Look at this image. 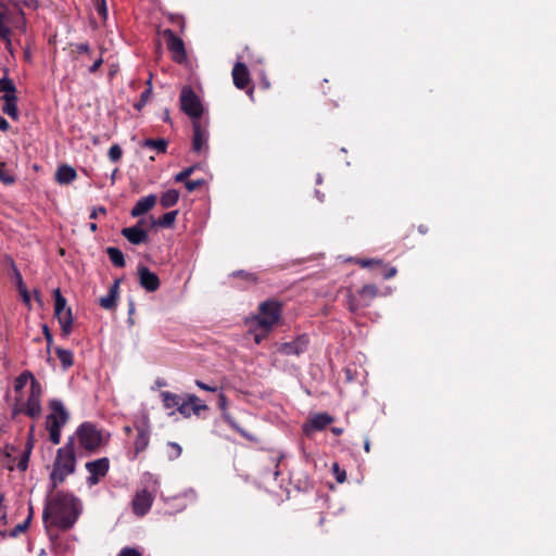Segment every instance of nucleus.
Here are the masks:
<instances>
[{"mask_svg": "<svg viewBox=\"0 0 556 556\" xmlns=\"http://www.w3.org/2000/svg\"><path fill=\"white\" fill-rule=\"evenodd\" d=\"M79 514V503L74 495L56 492L47 500L42 511V520L46 529L53 527L67 531L73 528Z\"/></svg>", "mask_w": 556, "mask_h": 556, "instance_id": "1", "label": "nucleus"}, {"mask_svg": "<svg viewBox=\"0 0 556 556\" xmlns=\"http://www.w3.org/2000/svg\"><path fill=\"white\" fill-rule=\"evenodd\" d=\"M76 468V455L74 447V438L56 451L53 468L50 473L51 488L55 489L60 483L74 473Z\"/></svg>", "mask_w": 556, "mask_h": 556, "instance_id": "2", "label": "nucleus"}, {"mask_svg": "<svg viewBox=\"0 0 556 556\" xmlns=\"http://www.w3.org/2000/svg\"><path fill=\"white\" fill-rule=\"evenodd\" d=\"M81 448L88 453H96L109 443L110 434L99 429L92 422H83L75 432Z\"/></svg>", "mask_w": 556, "mask_h": 556, "instance_id": "3", "label": "nucleus"}, {"mask_svg": "<svg viewBox=\"0 0 556 556\" xmlns=\"http://www.w3.org/2000/svg\"><path fill=\"white\" fill-rule=\"evenodd\" d=\"M50 414L46 417V429L49 432V439L53 444L61 441V430L70 419V413L63 402L59 399L49 401Z\"/></svg>", "mask_w": 556, "mask_h": 556, "instance_id": "4", "label": "nucleus"}, {"mask_svg": "<svg viewBox=\"0 0 556 556\" xmlns=\"http://www.w3.org/2000/svg\"><path fill=\"white\" fill-rule=\"evenodd\" d=\"M12 29L25 31L24 12L18 2L0 3V37H5Z\"/></svg>", "mask_w": 556, "mask_h": 556, "instance_id": "5", "label": "nucleus"}, {"mask_svg": "<svg viewBox=\"0 0 556 556\" xmlns=\"http://www.w3.org/2000/svg\"><path fill=\"white\" fill-rule=\"evenodd\" d=\"M281 317V304L277 301L269 300L260 304L258 314L254 317L256 321V330L263 329L271 331Z\"/></svg>", "mask_w": 556, "mask_h": 556, "instance_id": "6", "label": "nucleus"}, {"mask_svg": "<svg viewBox=\"0 0 556 556\" xmlns=\"http://www.w3.org/2000/svg\"><path fill=\"white\" fill-rule=\"evenodd\" d=\"M378 288L375 285H364L357 292V296L351 289L346 292V305L350 312L355 313L361 308L368 307L378 295Z\"/></svg>", "mask_w": 556, "mask_h": 556, "instance_id": "7", "label": "nucleus"}, {"mask_svg": "<svg viewBox=\"0 0 556 556\" xmlns=\"http://www.w3.org/2000/svg\"><path fill=\"white\" fill-rule=\"evenodd\" d=\"M179 100L181 111L191 118L192 123H194V121H201L203 105L191 87L185 86L181 89Z\"/></svg>", "mask_w": 556, "mask_h": 556, "instance_id": "8", "label": "nucleus"}, {"mask_svg": "<svg viewBox=\"0 0 556 556\" xmlns=\"http://www.w3.org/2000/svg\"><path fill=\"white\" fill-rule=\"evenodd\" d=\"M41 395L42 388L38 380H34L30 387L28 399L23 412L30 418L37 419L41 416Z\"/></svg>", "mask_w": 556, "mask_h": 556, "instance_id": "9", "label": "nucleus"}, {"mask_svg": "<svg viewBox=\"0 0 556 556\" xmlns=\"http://www.w3.org/2000/svg\"><path fill=\"white\" fill-rule=\"evenodd\" d=\"M208 409L195 394L187 393L182 395L180 405H178V413L185 418H190L192 415L200 416L202 412Z\"/></svg>", "mask_w": 556, "mask_h": 556, "instance_id": "10", "label": "nucleus"}, {"mask_svg": "<svg viewBox=\"0 0 556 556\" xmlns=\"http://www.w3.org/2000/svg\"><path fill=\"white\" fill-rule=\"evenodd\" d=\"M163 36L166 39L167 49L172 53L173 60L178 64L185 63L187 61V52L182 39L176 36L172 29L163 30Z\"/></svg>", "mask_w": 556, "mask_h": 556, "instance_id": "11", "label": "nucleus"}, {"mask_svg": "<svg viewBox=\"0 0 556 556\" xmlns=\"http://www.w3.org/2000/svg\"><path fill=\"white\" fill-rule=\"evenodd\" d=\"M135 429L137 430V437L134 446L135 454L138 455L139 453L146 451L147 447L149 446L151 433L149 417L147 415H143L141 420L135 424Z\"/></svg>", "mask_w": 556, "mask_h": 556, "instance_id": "12", "label": "nucleus"}, {"mask_svg": "<svg viewBox=\"0 0 556 556\" xmlns=\"http://www.w3.org/2000/svg\"><path fill=\"white\" fill-rule=\"evenodd\" d=\"M85 467L89 473V477L87 478L88 484L96 485L99 483L101 478L106 476L110 468V460L106 457H102L92 462H88Z\"/></svg>", "mask_w": 556, "mask_h": 556, "instance_id": "13", "label": "nucleus"}, {"mask_svg": "<svg viewBox=\"0 0 556 556\" xmlns=\"http://www.w3.org/2000/svg\"><path fill=\"white\" fill-rule=\"evenodd\" d=\"M154 502V494L147 489L138 491L132 501L131 507L132 511L138 517L146 516L152 507Z\"/></svg>", "mask_w": 556, "mask_h": 556, "instance_id": "14", "label": "nucleus"}, {"mask_svg": "<svg viewBox=\"0 0 556 556\" xmlns=\"http://www.w3.org/2000/svg\"><path fill=\"white\" fill-rule=\"evenodd\" d=\"M233 85L241 90L247 89V93L250 96V98L253 97V87H250L251 77L249 68L244 63L237 62L235 66L232 67L231 72Z\"/></svg>", "mask_w": 556, "mask_h": 556, "instance_id": "15", "label": "nucleus"}, {"mask_svg": "<svg viewBox=\"0 0 556 556\" xmlns=\"http://www.w3.org/2000/svg\"><path fill=\"white\" fill-rule=\"evenodd\" d=\"M192 150L197 153L206 152L208 149V130L206 125H204L202 121H194V123H192Z\"/></svg>", "mask_w": 556, "mask_h": 556, "instance_id": "16", "label": "nucleus"}, {"mask_svg": "<svg viewBox=\"0 0 556 556\" xmlns=\"http://www.w3.org/2000/svg\"><path fill=\"white\" fill-rule=\"evenodd\" d=\"M308 338L303 334L290 342L282 343L278 346V352L283 355H300L306 351Z\"/></svg>", "mask_w": 556, "mask_h": 556, "instance_id": "17", "label": "nucleus"}, {"mask_svg": "<svg viewBox=\"0 0 556 556\" xmlns=\"http://www.w3.org/2000/svg\"><path fill=\"white\" fill-rule=\"evenodd\" d=\"M138 277L140 286L148 292H154L160 288V279L157 275L146 266L138 267Z\"/></svg>", "mask_w": 556, "mask_h": 556, "instance_id": "18", "label": "nucleus"}, {"mask_svg": "<svg viewBox=\"0 0 556 556\" xmlns=\"http://www.w3.org/2000/svg\"><path fill=\"white\" fill-rule=\"evenodd\" d=\"M333 421L332 416L327 413L314 415L306 424L303 425V431L309 434L313 431H320Z\"/></svg>", "mask_w": 556, "mask_h": 556, "instance_id": "19", "label": "nucleus"}, {"mask_svg": "<svg viewBox=\"0 0 556 556\" xmlns=\"http://www.w3.org/2000/svg\"><path fill=\"white\" fill-rule=\"evenodd\" d=\"M143 220H139L136 226L122 229V235L132 244H141L148 240V232L140 225Z\"/></svg>", "mask_w": 556, "mask_h": 556, "instance_id": "20", "label": "nucleus"}, {"mask_svg": "<svg viewBox=\"0 0 556 556\" xmlns=\"http://www.w3.org/2000/svg\"><path fill=\"white\" fill-rule=\"evenodd\" d=\"M157 198L155 194H149L147 197L139 199L131 208L130 215L132 217H138L146 214L147 212L154 207Z\"/></svg>", "mask_w": 556, "mask_h": 556, "instance_id": "21", "label": "nucleus"}, {"mask_svg": "<svg viewBox=\"0 0 556 556\" xmlns=\"http://www.w3.org/2000/svg\"><path fill=\"white\" fill-rule=\"evenodd\" d=\"M218 407L223 412V416H224L225 420L227 421V424L232 429H235L240 434H242L243 437H248V434L244 432V430L241 429L240 426L236 422V420L227 413L228 402H227V397H226V395L224 393H219V396H218Z\"/></svg>", "mask_w": 556, "mask_h": 556, "instance_id": "22", "label": "nucleus"}, {"mask_svg": "<svg viewBox=\"0 0 556 556\" xmlns=\"http://www.w3.org/2000/svg\"><path fill=\"white\" fill-rule=\"evenodd\" d=\"M118 288L119 280H115L114 283L110 287L109 293L100 299L99 303L101 307H103L104 309H113L116 306V301L118 298Z\"/></svg>", "mask_w": 556, "mask_h": 556, "instance_id": "23", "label": "nucleus"}, {"mask_svg": "<svg viewBox=\"0 0 556 556\" xmlns=\"http://www.w3.org/2000/svg\"><path fill=\"white\" fill-rule=\"evenodd\" d=\"M58 318L62 332L64 336H68L72 332L73 327V314L70 307L60 311L59 313H54Z\"/></svg>", "mask_w": 556, "mask_h": 556, "instance_id": "24", "label": "nucleus"}, {"mask_svg": "<svg viewBox=\"0 0 556 556\" xmlns=\"http://www.w3.org/2000/svg\"><path fill=\"white\" fill-rule=\"evenodd\" d=\"M77 177L76 170L70 165H62L55 173V180L61 185H67Z\"/></svg>", "mask_w": 556, "mask_h": 556, "instance_id": "25", "label": "nucleus"}, {"mask_svg": "<svg viewBox=\"0 0 556 556\" xmlns=\"http://www.w3.org/2000/svg\"><path fill=\"white\" fill-rule=\"evenodd\" d=\"M160 395L165 408L169 409L176 407L178 409V405H180V402L182 400L181 395L172 393L169 391H163L161 392Z\"/></svg>", "mask_w": 556, "mask_h": 556, "instance_id": "26", "label": "nucleus"}, {"mask_svg": "<svg viewBox=\"0 0 556 556\" xmlns=\"http://www.w3.org/2000/svg\"><path fill=\"white\" fill-rule=\"evenodd\" d=\"M3 100L5 102L2 108L3 113H5L10 117H12L13 119H17L18 110H17V105H16V102H17L16 96L11 97V98L3 97Z\"/></svg>", "mask_w": 556, "mask_h": 556, "instance_id": "27", "label": "nucleus"}, {"mask_svg": "<svg viewBox=\"0 0 556 556\" xmlns=\"http://www.w3.org/2000/svg\"><path fill=\"white\" fill-rule=\"evenodd\" d=\"M178 200H179V192L175 189H169L162 194L161 205L164 208H168V207L176 205Z\"/></svg>", "mask_w": 556, "mask_h": 556, "instance_id": "28", "label": "nucleus"}, {"mask_svg": "<svg viewBox=\"0 0 556 556\" xmlns=\"http://www.w3.org/2000/svg\"><path fill=\"white\" fill-rule=\"evenodd\" d=\"M106 254L110 258V261L115 265L116 267H124L125 266V258L123 252L114 247H109L106 249Z\"/></svg>", "mask_w": 556, "mask_h": 556, "instance_id": "29", "label": "nucleus"}, {"mask_svg": "<svg viewBox=\"0 0 556 556\" xmlns=\"http://www.w3.org/2000/svg\"><path fill=\"white\" fill-rule=\"evenodd\" d=\"M177 214H178V211L167 212L159 219L153 220V225L163 227V228H169L174 225Z\"/></svg>", "mask_w": 556, "mask_h": 556, "instance_id": "30", "label": "nucleus"}, {"mask_svg": "<svg viewBox=\"0 0 556 556\" xmlns=\"http://www.w3.org/2000/svg\"><path fill=\"white\" fill-rule=\"evenodd\" d=\"M34 380H37V379L34 377V375L30 371L26 370V371L22 372L14 380L15 392H21L24 389V387L27 384L28 381H30V384H31Z\"/></svg>", "mask_w": 556, "mask_h": 556, "instance_id": "31", "label": "nucleus"}, {"mask_svg": "<svg viewBox=\"0 0 556 556\" xmlns=\"http://www.w3.org/2000/svg\"><path fill=\"white\" fill-rule=\"evenodd\" d=\"M55 354L64 368H68L73 365L74 359L72 351L62 348H56Z\"/></svg>", "mask_w": 556, "mask_h": 556, "instance_id": "32", "label": "nucleus"}, {"mask_svg": "<svg viewBox=\"0 0 556 556\" xmlns=\"http://www.w3.org/2000/svg\"><path fill=\"white\" fill-rule=\"evenodd\" d=\"M33 518V507L30 506L29 507V515L28 517L21 523L16 525L12 530L11 532L9 533V536L11 538H16L21 533L25 532L28 527H29V523H30V520Z\"/></svg>", "mask_w": 556, "mask_h": 556, "instance_id": "33", "label": "nucleus"}, {"mask_svg": "<svg viewBox=\"0 0 556 556\" xmlns=\"http://www.w3.org/2000/svg\"><path fill=\"white\" fill-rule=\"evenodd\" d=\"M142 147L154 149L160 153H164L167 148V141L165 139H147L142 142Z\"/></svg>", "mask_w": 556, "mask_h": 556, "instance_id": "34", "label": "nucleus"}, {"mask_svg": "<svg viewBox=\"0 0 556 556\" xmlns=\"http://www.w3.org/2000/svg\"><path fill=\"white\" fill-rule=\"evenodd\" d=\"M15 85L10 78L3 77L0 79V92H3V97H14L15 96Z\"/></svg>", "mask_w": 556, "mask_h": 556, "instance_id": "35", "label": "nucleus"}, {"mask_svg": "<svg viewBox=\"0 0 556 556\" xmlns=\"http://www.w3.org/2000/svg\"><path fill=\"white\" fill-rule=\"evenodd\" d=\"M53 295H54V313H59L60 311L67 308L66 299L62 295L59 288L53 291Z\"/></svg>", "mask_w": 556, "mask_h": 556, "instance_id": "36", "label": "nucleus"}, {"mask_svg": "<svg viewBox=\"0 0 556 556\" xmlns=\"http://www.w3.org/2000/svg\"><path fill=\"white\" fill-rule=\"evenodd\" d=\"M167 446H168L167 457L170 460L177 459L181 455L182 448L178 443L168 442Z\"/></svg>", "mask_w": 556, "mask_h": 556, "instance_id": "37", "label": "nucleus"}, {"mask_svg": "<svg viewBox=\"0 0 556 556\" xmlns=\"http://www.w3.org/2000/svg\"><path fill=\"white\" fill-rule=\"evenodd\" d=\"M148 85L149 88L141 93L140 100L135 104V108L137 110H141L146 105L147 101L149 100L152 93L151 78L148 80Z\"/></svg>", "mask_w": 556, "mask_h": 556, "instance_id": "38", "label": "nucleus"}, {"mask_svg": "<svg viewBox=\"0 0 556 556\" xmlns=\"http://www.w3.org/2000/svg\"><path fill=\"white\" fill-rule=\"evenodd\" d=\"M74 47H75V50H73V52L77 54L74 56L75 60H77L78 55H80V54L86 55V56H91V49L88 43H77Z\"/></svg>", "mask_w": 556, "mask_h": 556, "instance_id": "39", "label": "nucleus"}, {"mask_svg": "<svg viewBox=\"0 0 556 556\" xmlns=\"http://www.w3.org/2000/svg\"><path fill=\"white\" fill-rule=\"evenodd\" d=\"M356 264L361 267L367 268L372 266H382V261L377 258H358L356 260Z\"/></svg>", "mask_w": 556, "mask_h": 556, "instance_id": "40", "label": "nucleus"}, {"mask_svg": "<svg viewBox=\"0 0 556 556\" xmlns=\"http://www.w3.org/2000/svg\"><path fill=\"white\" fill-rule=\"evenodd\" d=\"M194 169H195V166H189V167L185 168L184 170H181L180 173H178L175 176V181L176 182L188 181V177L194 172Z\"/></svg>", "mask_w": 556, "mask_h": 556, "instance_id": "41", "label": "nucleus"}, {"mask_svg": "<svg viewBox=\"0 0 556 556\" xmlns=\"http://www.w3.org/2000/svg\"><path fill=\"white\" fill-rule=\"evenodd\" d=\"M123 151L118 144H113L109 150V159L112 162H118L122 159Z\"/></svg>", "mask_w": 556, "mask_h": 556, "instance_id": "42", "label": "nucleus"}, {"mask_svg": "<svg viewBox=\"0 0 556 556\" xmlns=\"http://www.w3.org/2000/svg\"><path fill=\"white\" fill-rule=\"evenodd\" d=\"M332 472L336 476V480L339 483H343L346 480V472H345V470L341 469L340 466L337 463H334L332 465Z\"/></svg>", "mask_w": 556, "mask_h": 556, "instance_id": "43", "label": "nucleus"}, {"mask_svg": "<svg viewBox=\"0 0 556 556\" xmlns=\"http://www.w3.org/2000/svg\"><path fill=\"white\" fill-rule=\"evenodd\" d=\"M205 180L204 179H195V180H188L185 182V186L189 192H193L197 189L204 186Z\"/></svg>", "mask_w": 556, "mask_h": 556, "instance_id": "44", "label": "nucleus"}, {"mask_svg": "<svg viewBox=\"0 0 556 556\" xmlns=\"http://www.w3.org/2000/svg\"><path fill=\"white\" fill-rule=\"evenodd\" d=\"M0 181L7 185H11L14 182L13 176L3 169V164L0 165Z\"/></svg>", "mask_w": 556, "mask_h": 556, "instance_id": "45", "label": "nucleus"}, {"mask_svg": "<svg viewBox=\"0 0 556 556\" xmlns=\"http://www.w3.org/2000/svg\"><path fill=\"white\" fill-rule=\"evenodd\" d=\"M29 451H25L17 464V468L21 470V471H25L27 469V466H28V460H29Z\"/></svg>", "mask_w": 556, "mask_h": 556, "instance_id": "46", "label": "nucleus"}, {"mask_svg": "<svg viewBox=\"0 0 556 556\" xmlns=\"http://www.w3.org/2000/svg\"><path fill=\"white\" fill-rule=\"evenodd\" d=\"M117 556H142L139 549L135 547H124Z\"/></svg>", "mask_w": 556, "mask_h": 556, "instance_id": "47", "label": "nucleus"}, {"mask_svg": "<svg viewBox=\"0 0 556 556\" xmlns=\"http://www.w3.org/2000/svg\"><path fill=\"white\" fill-rule=\"evenodd\" d=\"M381 267H383L382 276L384 279H390V278L394 277L397 273L396 268L393 266L387 267L382 264Z\"/></svg>", "mask_w": 556, "mask_h": 556, "instance_id": "48", "label": "nucleus"}, {"mask_svg": "<svg viewBox=\"0 0 556 556\" xmlns=\"http://www.w3.org/2000/svg\"><path fill=\"white\" fill-rule=\"evenodd\" d=\"M252 332L254 333V341H255V343L260 344L267 337V334L270 331L260 329L258 332L256 330L252 331Z\"/></svg>", "mask_w": 556, "mask_h": 556, "instance_id": "49", "label": "nucleus"}, {"mask_svg": "<svg viewBox=\"0 0 556 556\" xmlns=\"http://www.w3.org/2000/svg\"><path fill=\"white\" fill-rule=\"evenodd\" d=\"M195 384H197L198 388H200L201 390H204V391H208V392H216L217 391L216 387H212L210 384H206V383H204L201 380H195Z\"/></svg>", "mask_w": 556, "mask_h": 556, "instance_id": "50", "label": "nucleus"}, {"mask_svg": "<svg viewBox=\"0 0 556 556\" xmlns=\"http://www.w3.org/2000/svg\"><path fill=\"white\" fill-rule=\"evenodd\" d=\"M102 64H103V58L100 55L99 58H97L93 61L92 65L89 67V72L96 73Z\"/></svg>", "mask_w": 556, "mask_h": 556, "instance_id": "51", "label": "nucleus"}, {"mask_svg": "<svg viewBox=\"0 0 556 556\" xmlns=\"http://www.w3.org/2000/svg\"><path fill=\"white\" fill-rule=\"evenodd\" d=\"M96 8H97L98 13H99L103 18H105V17H106V13H108V12H106V7H105V2H104V0H101V2H100V3H97V4H96Z\"/></svg>", "mask_w": 556, "mask_h": 556, "instance_id": "52", "label": "nucleus"}, {"mask_svg": "<svg viewBox=\"0 0 556 556\" xmlns=\"http://www.w3.org/2000/svg\"><path fill=\"white\" fill-rule=\"evenodd\" d=\"M5 42V49L12 54V40H11V33H8L5 37H0Z\"/></svg>", "mask_w": 556, "mask_h": 556, "instance_id": "53", "label": "nucleus"}, {"mask_svg": "<svg viewBox=\"0 0 556 556\" xmlns=\"http://www.w3.org/2000/svg\"><path fill=\"white\" fill-rule=\"evenodd\" d=\"M106 210L103 206L94 207L92 212L90 213V218L94 219L98 217L99 214H105Z\"/></svg>", "mask_w": 556, "mask_h": 556, "instance_id": "54", "label": "nucleus"}, {"mask_svg": "<svg viewBox=\"0 0 556 556\" xmlns=\"http://www.w3.org/2000/svg\"><path fill=\"white\" fill-rule=\"evenodd\" d=\"M232 275H233V276H238V277H242V278H244V279H247V280H253V281H255V278H254V276H253L252 274H250V273H245V271H243V270L236 271V273H233Z\"/></svg>", "mask_w": 556, "mask_h": 556, "instance_id": "55", "label": "nucleus"}, {"mask_svg": "<svg viewBox=\"0 0 556 556\" xmlns=\"http://www.w3.org/2000/svg\"><path fill=\"white\" fill-rule=\"evenodd\" d=\"M170 21L173 23H176L177 25H179L181 28L184 27L185 25V21L181 16H178V15H174V14H170L169 16Z\"/></svg>", "mask_w": 556, "mask_h": 556, "instance_id": "56", "label": "nucleus"}, {"mask_svg": "<svg viewBox=\"0 0 556 556\" xmlns=\"http://www.w3.org/2000/svg\"><path fill=\"white\" fill-rule=\"evenodd\" d=\"M43 333H45V338L48 342V346H50V344L52 343V334L50 333V330L48 328V326H43Z\"/></svg>", "mask_w": 556, "mask_h": 556, "instance_id": "57", "label": "nucleus"}, {"mask_svg": "<svg viewBox=\"0 0 556 556\" xmlns=\"http://www.w3.org/2000/svg\"><path fill=\"white\" fill-rule=\"evenodd\" d=\"M23 3L25 7L33 9V10L37 9V7H38L37 0H24Z\"/></svg>", "mask_w": 556, "mask_h": 556, "instance_id": "58", "label": "nucleus"}, {"mask_svg": "<svg viewBox=\"0 0 556 556\" xmlns=\"http://www.w3.org/2000/svg\"><path fill=\"white\" fill-rule=\"evenodd\" d=\"M10 128L8 121L0 115V130L7 131Z\"/></svg>", "mask_w": 556, "mask_h": 556, "instance_id": "59", "label": "nucleus"}, {"mask_svg": "<svg viewBox=\"0 0 556 556\" xmlns=\"http://www.w3.org/2000/svg\"><path fill=\"white\" fill-rule=\"evenodd\" d=\"M20 291H21V293H22V295H23L24 301H25L26 303H28V302H29V294H28V292H27L26 288H25V287L20 288Z\"/></svg>", "mask_w": 556, "mask_h": 556, "instance_id": "60", "label": "nucleus"}, {"mask_svg": "<svg viewBox=\"0 0 556 556\" xmlns=\"http://www.w3.org/2000/svg\"><path fill=\"white\" fill-rule=\"evenodd\" d=\"M33 447H34V440H31V438H27L25 451H29V454H30Z\"/></svg>", "mask_w": 556, "mask_h": 556, "instance_id": "61", "label": "nucleus"}, {"mask_svg": "<svg viewBox=\"0 0 556 556\" xmlns=\"http://www.w3.org/2000/svg\"><path fill=\"white\" fill-rule=\"evenodd\" d=\"M16 281L18 282V289L25 287L23 283L22 275L20 271H15Z\"/></svg>", "mask_w": 556, "mask_h": 556, "instance_id": "62", "label": "nucleus"}, {"mask_svg": "<svg viewBox=\"0 0 556 556\" xmlns=\"http://www.w3.org/2000/svg\"><path fill=\"white\" fill-rule=\"evenodd\" d=\"M364 450L366 453H369L370 452V442H369V439H365V442H364Z\"/></svg>", "mask_w": 556, "mask_h": 556, "instance_id": "63", "label": "nucleus"}, {"mask_svg": "<svg viewBox=\"0 0 556 556\" xmlns=\"http://www.w3.org/2000/svg\"><path fill=\"white\" fill-rule=\"evenodd\" d=\"M418 231H419L420 233L425 235V233H427V232H428V227H427V226H425V225H420V226L418 227Z\"/></svg>", "mask_w": 556, "mask_h": 556, "instance_id": "64", "label": "nucleus"}]
</instances>
